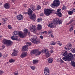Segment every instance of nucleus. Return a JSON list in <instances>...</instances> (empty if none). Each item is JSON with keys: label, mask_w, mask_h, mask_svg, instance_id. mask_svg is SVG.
Masks as SVG:
<instances>
[{"label": "nucleus", "mask_w": 75, "mask_h": 75, "mask_svg": "<svg viewBox=\"0 0 75 75\" xmlns=\"http://www.w3.org/2000/svg\"><path fill=\"white\" fill-rule=\"evenodd\" d=\"M54 22L55 23H53L49 24L48 27H50L51 28H53L56 25V24L57 25L61 24L62 23V21L59 20V19L56 18L54 19Z\"/></svg>", "instance_id": "nucleus-1"}, {"label": "nucleus", "mask_w": 75, "mask_h": 75, "mask_svg": "<svg viewBox=\"0 0 75 75\" xmlns=\"http://www.w3.org/2000/svg\"><path fill=\"white\" fill-rule=\"evenodd\" d=\"M73 57L72 54L69 53L66 56L64 57L63 59L66 61H72L73 59Z\"/></svg>", "instance_id": "nucleus-2"}, {"label": "nucleus", "mask_w": 75, "mask_h": 75, "mask_svg": "<svg viewBox=\"0 0 75 75\" xmlns=\"http://www.w3.org/2000/svg\"><path fill=\"white\" fill-rule=\"evenodd\" d=\"M2 43L6 44L7 47H10L13 45V42L10 40L4 39L3 40Z\"/></svg>", "instance_id": "nucleus-3"}, {"label": "nucleus", "mask_w": 75, "mask_h": 75, "mask_svg": "<svg viewBox=\"0 0 75 75\" xmlns=\"http://www.w3.org/2000/svg\"><path fill=\"white\" fill-rule=\"evenodd\" d=\"M30 54L31 55H35V57H37L40 55L41 54V52L38 51V49H36L31 51Z\"/></svg>", "instance_id": "nucleus-4"}, {"label": "nucleus", "mask_w": 75, "mask_h": 75, "mask_svg": "<svg viewBox=\"0 0 75 75\" xmlns=\"http://www.w3.org/2000/svg\"><path fill=\"white\" fill-rule=\"evenodd\" d=\"M29 40L34 44H38L40 42V40L37 39L36 36L33 37V38H30V39Z\"/></svg>", "instance_id": "nucleus-5"}, {"label": "nucleus", "mask_w": 75, "mask_h": 75, "mask_svg": "<svg viewBox=\"0 0 75 75\" xmlns=\"http://www.w3.org/2000/svg\"><path fill=\"white\" fill-rule=\"evenodd\" d=\"M60 4V1L59 0H55L53 2V3L51 5V6L52 7H55V6L58 7Z\"/></svg>", "instance_id": "nucleus-6"}, {"label": "nucleus", "mask_w": 75, "mask_h": 75, "mask_svg": "<svg viewBox=\"0 0 75 75\" xmlns=\"http://www.w3.org/2000/svg\"><path fill=\"white\" fill-rule=\"evenodd\" d=\"M44 14L46 15V16H50V14L52 13V10L50 9H45L44 10Z\"/></svg>", "instance_id": "nucleus-7"}, {"label": "nucleus", "mask_w": 75, "mask_h": 75, "mask_svg": "<svg viewBox=\"0 0 75 75\" xmlns=\"http://www.w3.org/2000/svg\"><path fill=\"white\" fill-rule=\"evenodd\" d=\"M42 51L43 52L45 53V56L47 58H48V57L51 55V54H50V53H49L47 49H43L42 50Z\"/></svg>", "instance_id": "nucleus-8"}, {"label": "nucleus", "mask_w": 75, "mask_h": 75, "mask_svg": "<svg viewBox=\"0 0 75 75\" xmlns=\"http://www.w3.org/2000/svg\"><path fill=\"white\" fill-rule=\"evenodd\" d=\"M44 73L45 75H50V69L48 67H45L44 70Z\"/></svg>", "instance_id": "nucleus-9"}, {"label": "nucleus", "mask_w": 75, "mask_h": 75, "mask_svg": "<svg viewBox=\"0 0 75 75\" xmlns=\"http://www.w3.org/2000/svg\"><path fill=\"white\" fill-rule=\"evenodd\" d=\"M11 6L8 3H6L4 4V7L6 9H9L10 8Z\"/></svg>", "instance_id": "nucleus-10"}, {"label": "nucleus", "mask_w": 75, "mask_h": 75, "mask_svg": "<svg viewBox=\"0 0 75 75\" xmlns=\"http://www.w3.org/2000/svg\"><path fill=\"white\" fill-rule=\"evenodd\" d=\"M30 18L31 20H32L35 21V20H36V15L34 14L31 15V16H30Z\"/></svg>", "instance_id": "nucleus-11"}, {"label": "nucleus", "mask_w": 75, "mask_h": 75, "mask_svg": "<svg viewBox=\"0 0 75 75\" xmlns=\"http://www.w3.org/2000/svg\"><path fill=\"white\" fill-rule=\"evenodd\" d=\"M18 35L21 38H23L26 36V35L25 34V33H21L20 32H18Z\"/></svg>", "instance_id": "nucleus-12"}, {"label": "nucleus", "mask_w": 75, "mask_h": 75, "mask_svg": "<svg viewBox=\"0 0 75 75\" xmlns=\"http://www.w3.org/2000/svg\"><path fill=\"white\" fill-rule=\"evenodd\" d=\"M30 28H31L30 30L31 31L34 32V31L36 30V26L34 25H32L30 27Z\"/></svg>", "instance_id": "nucleus-13"}, {"label": "nucleus", "mask_w": 75, "mask_h": 75, "mask_svg": "<svg viewBox=\"0 0 75 75\" xmlns=\"http://www.w3.org/2000/svg\"><path fill=\"white\" fill-rule=\"evenodd\" d=\"M18 52V51L15 50H14V52H13L11 56L12 57H14V56H16L17 55V53Z\"/></svg>", "instance_id": "nucleus-14"}, {"label": "nucleus", "mask_w": 75, "mask_h": 75, "mask_svg": "<svg viewBox=\"0 0 75 75\" xmlns=\"http://www.w3.org/2000/svg\"><path fill=\"white\" fill-rule=\"evenodd\" d=\"M72 48V46L69 45H66L64 48L66 49L67 50H71Z\"/></svg>", "instance_id": "nucleus-15"}, {"label": "nucleus", "mask_w": 75, "mask_h": 75, "mask_svg": "<svg viewBox=\"0 0 75 75\" xmlns=\"http://www.w3.org/2000/svg\"><path fill=\"white\" fill-rule=\"evenodd\" d=\"M27 52H23L21 55V58H24L27 56Z\"/></svg>", "instance_id": "nucleus-16"}, {"label": "nucleus", "mask_w": 75, "mask_h": 75, "mask_svg": "<svg viewBox=\"0 0 75 75\" xmlns=\"http://www.w3.org/2000/svg\"><path fill=\"white\" fill-rule=\"evenodd\" d=\"M16 17L17 19L19 20H21L23 18V16L21 14L18 15Z\"/></svg>", "instance_id": "nucleus-17"}, {"label": "nucleus", "mask_w": 75, "mask_h": 75, "mask_svg": "<svg viewBox=\"0 0 75 75\" xmlns=\"http://www.w3.org/2000/svg\"><path fill=\"white\" fill-rule=\"evenodd\" d=\"M33 11L31 10V9H30L29 8L28 10V15H29V16H30L31 14H32L33 13Z\"/></svg>", "instance_id": "nucleus-18"}, {"label": "nucleus", "mask_w": 75, "mask_h": 75, "mask_svg": "<svg viewBox=\"0 0 75 75\" xmlns=\"http://www.w3.org/2000/svg\"><path fill=\"white\" fill-rule=\"evenodd\" d=\"M28 50V47L27 45H25L23 46V47L22 48V51H26L27 50Z\"/></svg>", "instance_id": "nucleus-19"}, {"label": "nucleus", "mask_w": 75, "mask_h": 75, "mask_svg": "<svg viewBox=\"0 0 75 75\" xmlns=\"http://www.w3.org/2000/svg\"><path fill=\"white\" fill-rule=\"evenodd\" d=\"M30 8H31L32 10L33 11H35L36 10L35 7L33 5H31L30 6Z\"/></svg>", "instance_id": "nucleus-20"}, {"label": "nucleus", "mask_w": 75, "mask_h": 75, "mask_svg": "<svg viewBox=\"0 0 75 75\" xmlns=\"http://www.w3.org/2000/svg\"><path fill=\"white\" fill-rule=\"evenodd\" d=\"M47 61L49 63L51 64V63H52V62L53 61V59H52V58L49 57L47 59Z\"/></svg>", "instance_id": "nucleus-21"}, {"label": "nucleus", "mask_w": 75, "mask_h": 75, "mask_svg": "<svg viewBox=\"0 0 75 75\" xmlns=\"http://www.w3.org/2000/svg\"><path fill=\"white\" fill-rule=\"evenodd\" d=\"M67 54H68L67 51L65 50L62 53V55L63 56H65V55H67Z\"/></svg>", "instance_id": "nucleus-22"}, {"label": "nucleus", "mask_w": 75, "mask_h": 75, "mask_svg": "<svg viewBox=\"0 0 75 75\" xmlns=\"http://www.w3.org/2000/svg\"><path fill=\"white\" fill-rule=\"evenodd\" d=\"M38 60L37 59L34 60L33 61V64H38Z\"/></svg>", "instance_id": "nucleus-23"}, {"label": "nucleus", "mask_w": 75, "mask_h": 75, "mask_svg": "<svg viewBox=\"0 0 75 75\" xmlns=\"http://www.w3.org/2000/svg\"><path fill=\"white\" fill-rule=\"evenodd\" d=\"M37 28L38 30H41L42 28V26L41 25H38L37 26Z\"/></svg>", "instance_id": "nucleus-24"}, {"label": "nucleus", "mask_w": 75, "mask_h": 75, "mask_svg": "<svg viewBox=\"0 0 75 75\" xmlns=\"http://www.w3.org/2000/svg\"><path fill=\"white\" fill-rule=\"evenodd\" d=\"M15 36H12L11 38L12 40H16V41H18V39L17 38V36H16V38H14Z\"/></svg>", "instance_id": "nucleus-25"}, {"label": "nucleus", "mask_w": 75, "mask_h": 75, "mask_svg": "<svg viewBox=\"0 0 75 75\" xmlns=\"http://www.w3.org/2000/svg\"><path fill=\"white\" fill-rule=\"evenodd\" d=\"M68 13L69 15H72L73 13H74V12L72 11H69L68 12Z\"/></svg>", "instance_id": "nucleus-26"}, {"label": "nucleus", "mask_w": 75, "mask_h": 75, "mask_svg": "<svg viewBox=\"0 0 75 75\" xmlns=\"http://www.w3.org/2000/svg\"><path fill=\"white\" fill-rule=\"evenodd\" d=\"M71 65L73 67H75V62H74V61H71Z\"/></svg>", "instance_id": "nucleus-27"}, {"label": "nucleus", "mask_w": 75, "mask_h": 75, "mask_svg": "<svg viewBox=\"0 0 75 75\" xmlns=\"http://www.w3.org/2000/svg\"><path fill=\"white\" fill-rule=\"evenodd\" d=\"M59 17H62V14L61 12H60L59 13H57L56 14Z\"/></svg>", "instance_id": "nucleus-28"}, {"label": "nucleus", "mask_w": 75, "mask_h": 75, "mask_svg": "<svg viewBox=\"0 0 75 75\" xmlns=\"http://www.w3.org/2000/svg\"><path fill=\"white\" fill-rule=\"evenodd\" d=\"M18 32L17 31H15L13 33V36H16V35H17Z\"/></svg>", "instance_id": "nucleus-29"}, {"label": "nucleus", "mask_w": 75, "mask_h": 75, "mask_svg": "<svg viewBox=\"0 0 75 75\" xmlns=\"http://www.w3.org/2000/svg\"><path fill=\"white\" fill-rule=\"evenodd\" d=\"M24 34H27L28 33V29H24Z\"/></svg>", "instance_id": "nucleus-30"}, {"label": "nucleus", "mask_w": 75, "mask_h": 75, "mask_svg": "<svg viewBox=\"0 0 75 75\" xmlns=\"http://www.w3.org/2000/svg\"><path fill=\"white\" fill-rule=\"evenodd\" d=\"M56 43L57 44H58V45H59L60 46H61V45H62V44L60 42V41L57 42Z\"/></svg>", "instance_id": "nucleus-31"}, {"label": "nucleus", "mask_w": 75, "mask_h": 75, "mask_svg": "<svg viewBox=\"0 0 75 75\" xmlns=\"http://www.w3.org/2000/svg\"><path fill=\"white\" fill-rule=\"evenodd\" d=\"M61 9L60 8L58 9L57 10V11L55 12V13L57 14L58 13H61Z\"/></svg>", "instance_id": "nucleus-32"}, {"label": "nucleus", "mask_w": 75, "mask_h": 75, "mask_svg": "<svg viewBox=\"0 0 75 75\" xmlns=\"http://www.w3.org/2000/svg\"><path fill=\"white\" fill-rule=\"evenodd\" d=\"M71 52H72V53H75V48H72L71 50Z\"/></svg>", "instance_id": "nucleus-33"}, {"label": "nucleus", "mask_w": 75, "mask_h": 75, "mask_svg": "<svg viewBox=\"0 0 75 75\" xmlns=\"http://www.w3.org/2000/svg\"><path fill=\"white\" fill-rule=\"evenodd\" d=\"M2 20L4 22H5V21H7L8 19L7 18H2Z\"/></svg>", "instance_id": "nucleus-34"}, {"label": "nucleus", "mask_w": 75, "mask_h": 75, "mask_svg": "<svg viewBox=\"0 0 75 75\" xmlns=\"http://www.w3.org/2000/svg\"><path fill=\"white\" fill-rule=\"evenodd\" d=\"M26 44L27 45H26V46H27H27L28 47V46H30L31 45H32L31 43L29 42H27Z\"/></svg>", "instance_id": "nucleus-35"}, {"label": "nucleus", "mask_w": 75, "mask_h": 75, "mask_svg": "<svg viewBox=\"0 0 75 75\" xmlns=\"http://www.w3.org/2000/svg\"><path fill=\"white\" fill-rule=\"evenodd\" d=\"M42 20V19L41 18H38L37 20V21L38 22H40V21H41Z\"/></svg>", "instance_id": "nucleus-36"}, {"label": "nucleus", "mask_w": 75, "mask_h": 75, "mask_svg": "<svg viewBox=\"0 0 75 75\" xmlns=\"http://www.w3.org/2000/svg\"><path fill=\"white\" fill-rule=\"evenodd\" d=\"M41 7L40 6L38 5L37 6L36 10H39L40 9H41Z\"/></svg>", "instance_id": "nucleus-37"}, {"label": "nucleus", "mask_w": 75, "mask_h": 75, "mask_svg": "<svg viewBox=\"0 0 75 75\" xmlns=\"http://www.w3.org/2000/svg\"><path fill=\"white\" fill-rule=\"evenodd\" d=\"M67 9V7H66L64 5L62 8V10H66Z\"/></svg>", "instance_id": "nucleus-38"}, {"label": "nucleus", "mask_w": 75, "mask_h": 75, "mask_svg": "<svg viewBox=\"0 0 75 75\" xmlns=\"http://www.w3.org/2000/svg\"><path fill=\"white\" fill-rule=\"evenodd\" d=\"M52 31L50 30L48 32V34H50V35H52Z\"/></svg>", "instance_id": "nucleus-39"}, {"label": "nucleus", "mask_w": 75, "mask_h": 75, "mask_svg": "<svg viewBox=\"0 0 75 75\" xmlns=\"http://www.w3.org/2000/svg\"><path fill=\"white\" fill-rule=\"evenodd\" d=\"M56 44V42H52V43L51 44V45H55Z\"/></svg>", "instance_id": "nucleus-40"}, {"label": "nucleus", "mask_w": 75, "mask_h": 75, "mask_svg": "<svg viewBox=\"0 0 75 75\" xmlns=\"http://www.w3.org/2000/svg\"><path fill=\"white\" fill-rule=\"evenodd\" d=\"M30 68H31V69H32V70H34V69H35V67L33 66H30Z\"/></svg>", "instance_id": "nucleus-41"}, {"label": "nucleus", "mask_w": 75, "mask_h": 75, "mask_svg": "<svg viewBox=\"0 0 75 75\" xmlns=\"http://www.w3.org/2000/svg\"><path fill=\"white\" fill-rule=\"evenodd\" d=\"M74 29V26L73 25H72L71 26V28H70V29L69 30L71 32V31L72 30H73V29Z\"/></svg>", "instance_id": "nucleus-42"}, {"label": "nucleus", "mask_w": 75, "mask_h": 75, "mask_svg": "<svg viewBox=\"0 0 75 75\" xmlns=\"http://www.w3.org/2000/svg\"><path fill=\"white\" fill-rule=\"evenodd\" d=\"M8 27L9 29L10 30L12 29V27L11 26V25H8Z\"/></svg>", "instance_id": "nucleus-43"}, {"label": "nucleus", "mask_w": 75, "mask_h": 75, "mask_svg": "<svg viewBox=\"0 0 75 75\" xmlns=\"http://www.w3.org/2000/svg\"><path fill=\"white\" fill-rule=\"evenodd\" d=\"M7 57V54H5L4 56H3V58H5L6 59V57Z\"/></svg>", "instance_id": "nucleus-44"}, {"label": "nucleus", "mask_w": 75, "mask_h": 75, "mask_svg": "<svg viewBox=\"0 0 75 75\" xmlns=\"http://www.w3.org/2000/svg\"><path fill=\"white\" fill-rule=\"evenodd\" d=\"M9 62H14V60H13V59H11L9 60Z\"/></svg>", "instance_id": "nucleus-45"}, {"label": "nucleus", "mask_w": 75, "mask_h": 75, "mask_svg": "<svg viewBox=\"0 0 75 75\" xmlns=\"http://www.w3.org/2000/svg\"><path fill=\"white\" fill-rule=\"evenodd\" d=\"M73 21V20L72 19L71 20V21H70L68 23V24H70L71 23H72V22Z\"/></svg>", "instance_id": "nucleus-46"}, {"label": "nucleus", "mask_w": 75, "mask_h": 75, "mask_svg": "<svg viewBox=\"0 0 75 75\" xmlns=\"http://www.w3.org/2000/svg\"><path fill=\"white\" fill-rule=\"evenodd\" d=\"M3 73V71H0V75H1V74Z\"/></svg>", "instance_id": "nucleus-47"}, {"label": "nucleus", "mask_w": 75, "mask_h": 75, "mask_svg": "<svg viewBox=\"0 0 75 75\" xmlns=\"http://www.w3.org/2000/svg\"><path fill=\"white\" fill-rule=\"evenodd\" d=\"M2 48L3 49H4L5 48V45H2Z\"/></svg>", "instance_id": "nucleus-48"}, {"label": "nucleus", "mask_w": 75, "mask_h": 75, "mask_svg": "<svg viewBox=\"0 0 75 75\" xmlns=\"http://www.w3.org/2000/svg\"><path fill=\"white\" fill-rule=\"evenodd\" d=\"M40 38L41 39H43L44 37L42 35H41L40 36Z\"/></svg>", "instance_id": "nucleus-49"}, {"label": "nucleus", "mask_w": 75, "mask_h": 75, "mask_svg": "<svg viewBox=\"0 0 75 75\" xmlns=\"http://www.w3.org/2000/svg\"><path fill=\"white\" fill-rule=\"evenodd\" d=\"M44 16V13H41L40 14V16H41V17H42V16Z\"/></svg>", "instance_id": "nucleus-50"}, {"label": "nucleus", "mask_w": 75, "mask_h": 75, "mask_svg": "<svg viewBox=\"0 0 75 75\" xmlns=\"http://www.w3.org/2000/svg\"><path fill=\"white\" fill-rule=\"evenodd\" d=\"M43 32V34H47V31H44V32Z\"/></svg>", "instance_id": "nucleus-51"}, {"label": "nucleus", "mask_w": 75, "mask_h": 75, "mask_svg": "<svg viewBox=\"0 0 75 75\" xmlns=\"http://www.w3.org/2000/svg\"><path fill=\"white\" fill-rule=\"evenodd\" d=\"M72 11H74V12L75 11V8L72 9Z\"/></svg>", "instance_id": "nucleus-52"}, {"label": "nucleus", "mask_w": 75, "mask_h": 75, "mask_svg": "<svg viewBox=\"0 0 75 75\" xmlns=\"http://www.w3.org/2000/svg\"><path fill=\"white\" fill-rule=\"evenodd\" d=\"M60 62L61 63H64V62L63 61V60H61V61H60Z\"/></svg>", "instance_id": "nucleus-53"}, {"label": "nucleus", "mask_w": 75, "mask_h": 75, "mask_svg": "<svg viewBox=\"0 0 75 75\" xmlns=\"http://www.w3.org/2000/svg\"><path fill=\"white\" fill-rule=\"evenodd\" d=\"M14 75H18V72L14 74Z\"/></svg>", "instance_id": "nucleus-54"}, {"label": "nucleus", "mask_w": 75, "mask_h": 75, "mask_svg": "<svg viewBox=\"0 0 75 75\" xmlns=\"http://www.w3.org/2000/svg\"><path fill=\"white\" fill-rule=\"evenodd\" d=\"M24 6L25 8L27 7V5L24 4Z\"/></svg>", "instance_id": "nucleus-55"}, {"label": "nucleus", "mask_w": 75, "mask_h": 75, "mask_svg": "<svg viewBox=\"0 0 75 75\" xmlns=\"http://www.w3.org/2000/svg\"><path fill=\"white\" fill-rule=\"evenodd\" d=\"M3 55L1 53H0V57H2V56Z\"/></svg>", "instance_id": "nucleus-56"}, {"label": "nucleus", "mask_w": 75, "mask_h": 75, "mask_svg": "<svg viewBox=\"0 0 75 75\" xmlns=\"http://www.w3.org/2000/svg\"><path fill=\"white\" fill-rule=\"evenodd\" d=\"M44 34V32H41V34Z\"/></svg>", "instance_id": "nucleus-57"}, {"label": "nucleus", "mask_w": 75, "mask_h": 75, "mask_svg": "<svg viewBox=\"0 0 75 75\" xmlns=\"http://www.w3.org/2000/svg\"><path fill=\"white\" fill-rule=\"evenodd\" d=\"M24 13L25 14H27V12H24Z\"/></svg>", "instance_id": "nucleus-58"}, {"label": "nucleus", "mask_w": 75, "mask_h": 75, "mask_svg": "<svg viewBox=\"0 0 75 75\" xmlns=\"http://www.w3.org/2000/svg\"><path fill=\"white\" fill-rule=\"evenodd\" d=\"M28 35H30V32H28Z\"/></svg>", "instance_id": "nucleus-59"}, {"label": "nucleus", "mask_w": 75, "mask_h": 75, "mask_svg": "<svg viewBox=\"0 0 75 75\" xmlns=\"http://www.w3.org/2000/svg\"><path fill=\"white\" fill-rule=\"evenodd\" d=\"M51 37H52V38H54V36H53L52 35H51Z\"/></svg>", "instance_id": "nucleus-60"}, {"label": "nucleus", "mask_w": 75, "mask_h": 75, "mask_svg": "<svg viewBox=\"0 0 75 75\" xmlns=\"http://www.w3.org/2000/svg\"><path fill=\"white\" fill-rule=\"evenodd\" d=\"M47 3L46 2L45 4H44L45 5H47Z\"/></svg>", "instance_id": "nucleus-61"}, {"label": "nucleus", "mask_w": 75, "mask_h": 75, "mask_svg": "<svg viewBox=\"0 0 75 75\" xmlns=\"http://www.w3.org/2000/svg\"><path fill=\"white\" fill-rule=\"evenodd\" d=\"M53 48H53V47H51V50H52V49H53Z\"/></svg>", "instance_id": "nucleus-62"}, {"label": "nucleus", "mask_w": 75, "mask_h": 75, "mask_svg": "<svg viewBox=\"0 0 75 75\" xmlns=\"http://www.w3.org/2000/svg\"><path fill=\"white\" fill-rule=\"evenodd\" d=\"M1 4H2V3H0V6L1 5Z\"/></svg>", "instance_id": "nucleus-63"}, {"label": "nucleus", "mask_w": 75, "mask_h": 75, "mask_svg": "<svg viewBox=\"0 0 75 75\" xmlns=\"http://www.w3.org/2000/svg\"><path fill=\"white\" fill-rule=\"evenodd\" d=\"M12 1L14 2V1H15V0H12Z\"/></svg>", "instance_id": "nucleus-64"}]
</instances>
